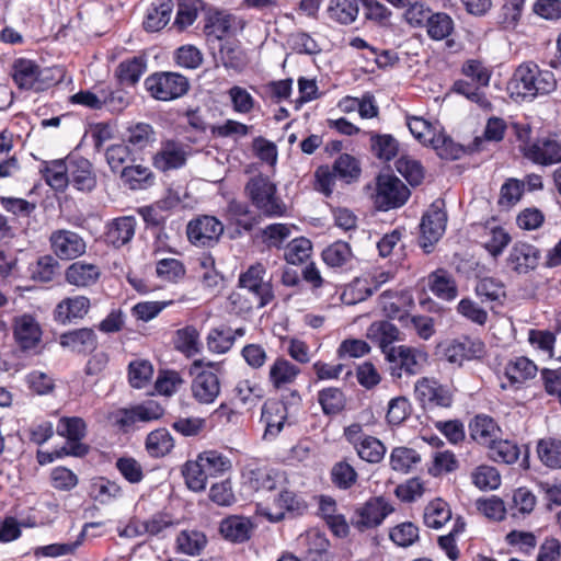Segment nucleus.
<instances>
[{
  "label": "nucleus",
  "mask_w": 561,
  "mask_h": 561,
  "mask_svg": "<svg viewBox=\"0 0 561 561\" xmlns=\"http://www.w3.org/2000/svg\"><path fill=\"white\" fill-rule=\"evenodd\" d=\"M554 75L541 70L536 64L520 65L508 82L507 90L515 100H533L537 95L548 94L556 89Z\"/></svg>",
  "instance_id": "nucleus-1"
},
{
  "label": "nucleus",
  "mask_w": 561,
  "mask_h": 561,
  "mask_svg": "<svg viewBox=\"0 0 561 561\" xmlns=\"http://www.w3.org/2000/svg\"><path fill=\"white\" fill-rule=\"evenodd\" d=\"M245 193L252 205L266 217H280L286 205L277 195V187L267 176L255 175L245 185Z\"/></svg>",
  "instance_id": "nucleus-2"
},
{
  "label": "nucleus",
  "mask_w": 561,
  "mask_h": 561,
  "mask_svg": "<svg viewBox=\"0 0 561 561\" xmlns=\"http://www.w3.org/2000/svg\"><path fill=\"white\" fill-rule=\"evenodd\" d=\"M218 365L195 359L190 367L192 398L199 404H213L220 394L221 385L218 375L210 370Z\"/></svg>",
  "instance_id": "nucleus-3"
},
{
  "label": "nucleus",
  "mask_w": 561,
  "mask_h": 561,
  "mask_svg": "<svg viewBox=\"0 0 561 561\" xmlns=\"http://www.w3.org/2000/svg\"><path fill=\"white\" fill-rule=\"evenodd\" d=\"M287 483L284 472L249 462L241 470V484L244 489L260 493H273Z\"/></svg>",
  "instance_id": "nucleus-4"
},
{
  "label": "nucleus",
  "mask_w": 561,
  "mask_h": 561,
  "mask_svg": "<svg viewBox=\"0 0 561 561\" xmlns=\"http://www.w3.org/2000/svg\"><path fill=\"white\" fill-rule=\"evenodd\" d=\"M145 87L153 99L167 102L183 96L190 83L178 72H157L145 80Z\"/></svg>",
  "instance_id": "nucleus-5"
},
{
  "label": "nucleus",
  "mask_w": 561,
  "mask_h": 561,
  "mask_svg": "<svg viewBox=\"0 0 561 561\" xmlns=\"http://www.w3.org/2000/svg\"><path fill=\"white\" fill-rule=\"evenodd\" d=\"M386 359L392 377L401 378L403 374L413 376L422 370L427 354L419 348L399 345L386 351Z\"/></svg>",
  "instance_id": "nucleus-6"
},
{
  "label": "nucleus",
  "mask_w": 561,
  "mask_h": 561,
  "mask_svg": "<svg viewBox=\"0 0 561 561\" xmlns=\"http://www.w3.org/2000/svg\"><path fill=\"white\" fill-rule=\"evenodd\" d=\"M410 191L401 180L390 174L378 175L374 195L378 209L389 210L400 207L408 201Z\"/></svg>",
  "instance_id": "nucleus-7"
},
{
  "label": "nucleus",
  "mask_w": 561,
  "mask_h": 561,
  "mask_svg": "<svg viewBox=\"0 0 561 561\" xmlns=\"http://www.w3.org/2000/svg\"><path fill=\"white\" fill-rule=\"evenodd\" d=\"M56 431L58 435L67 438L59 455L82 457L88 454L89 447L81 443L87 433V424L81 417H61Z\"/></svg>",
  "instance_id": "nucleus-8"
},
{
  "label": "nucleus",
  "mask_w": 561,
  "mask_h": 561,
  "mask_svg": "<svg viewBox=\"0 0 561 561\" xmlns=\"http://www.w3.org/2000/svg\"><path fill=\"white\" fill-rule=\"evenodd\" d=\"M266 268L262 263L251 265L239 277L241 288L250 291L256 301L257 308H263L274 299V291L271 282L264 280Z\"/></svg>",
  "instance_id": "nucleus-9"
},
{
  "label": "nucleus",
  "mask_w": 561,
  "mask_h": 561,
  "mask_svg": "<svg viewBox=\"0 0 561 561\" xmlns=\"http://www.w3.org/2000/svg\"><path fill=\"white\" fill-rule=\"evenodd\" d=\"M267 500L271 502L260 504L259 512L273 523L284 519L287 512H298L301 508V502L294 492L287 490L286 484L270 493Z\"/></svg>",
  "instance_id": "nucleus-10"
},
{
  "label": "nucleus",
  "mask_w": 561,
  "mask_h": 561,
  "mask_svg": "<svg viewBox=\"0 0 561 561\" xmlns=\"http://www.w3.org/2000/svg\"><path fill=\"white\" fill-rule=\"evenodd\" d=\"M447 215L442 207L434 203L423 215L420 224V245L430 253L434 243H436L445 232Z\"/></svg>",
  "instance_id": "nucleus-11"
},
{
  "label": "nucleus",
  "mask_w": 561,
  "mask_h": 561,
  "mask_svg": "<svg viewBox=\"0 0 561 561\" xmlns=\"http://www.w3.org/2000/svg\"><path fill=\"white\" fill-rule=\"evenodd\" d=\"M188 153L187 145L173 139L163 140L152 157V165L161 172L176 170L185 165Z\"/></svg>",
  "instance_id": "nucleus-12"
},
{
  "label": "nucleus",
  "mask_w": 561,
  "mask_h": 561,
  "mask_svg": "<svg viewBox=\"0 0 561 561\" xmlns=\"http://www.w3.org/2000/svg\"><path fill=\"white\" fill-rule=\"evenodd\" d=\"M50 249L60 260H75L87 251L84 239L75 231L58 229L49 237Z\"/></svg>",
  "instance_id": "nucleus-13"
},
{
  "label": "nucleus",
  "mask_w": 561,
  "mask_h": 561,
  "mask_svg": "<svg viewBox=\"0 0 561 561\" xmlns=\"http://www.w3.org/2000/svg\"><path fill=\"white\" fill-rule=\"evenodd\" d=\"M222 232V222L208 215L191 220L186 229L188 240L195 245H210L219 240Z\"/></svg>",
  "instance_id": "nucleus-14"
},
{
  "label": "nucleus",
  "mask_w": 561,
  "mask_h": 561,
  "mask_svg": "<svg viewBox=\"0 0 561 561\" xmlns=\"http://www.w3.org/2000/svg\"><path fill=\"white\" fill-rule=\"evenodd\" d=\"M416 399L428 408H449L453 403V393L448 387L440 385L434 378L423 377L414 387Z\"/></svg>",
  "instance_id": "nucleus-15"
},
{
  "label": "nucleus",
  "mask_w": 561,
  "mask_h": 561,
  "mask_svg": "<svg viewBox=\"0 0 561 561\" xmlns=\"http://www.w3.org/2000/svg\"><path fill=\"white\" fill-rule=\"evenodd\" d=\"M540 259L541 252L537 247L518 241L511 248L506 264L514 273L526 275L538 267Z\"/></svg>",
  "instance_id": "nucleus-16"
},
{
  "label": "nucleus",
  "mask_w": 561,
  "mask_h": 561,
  "mask_svg": "<svg viewBox=\"0 0 561 561\" xmlns=\"http://www.w3.org/2000/svg\"><path fill=\"white\" fill-rule=\"evenodd\" d=\"M392 510L382 497L370 499L355 511L352 525L359 530L376 527L382 523Z\"/></svg>",
  "instance_id": "nucleus-17"
},
{
  "label": "nucleus",
  "mask_w": 561,
  "mask_h": 561,
  "mask_svg": "<svg viewBox=\"0 0 561 561\" xmlns=\"http://www.w3.org/2000/svg\"><path fill=\"white\" fill-rule=\"evenodd\" d=\"M485 345L480 339L465 336L449 343L444 350V356L451 364L461 365L465 360L481 358Z\"/></svg>",
  "instance_id": "nucleus-18"
},
{
  "label": "nucleus",
  "mask_w": 561,
  "mask_h": 561,
  "mask_svg": "<svg viewBox=\"0 0 561 561\" xmlns=\"http://www.w3.org/2000/svg\"><path fill=\"white\" fill-rule=\"evenodd\" d=\"M524 156L535 163L549 165L561 162V144L554 139H538L523 148Z\"/></svg>",
  "instance_id": "nucleus-19"
},
{
  "label": "nucleus",
  "mask_w": 561,
  "mask_h": 561,
  "mask_svg": "<svg viewBox=\"0 0 561 561\" xmlns=\"http://www.w3.org/2000/svg\"><path fill=\"white\" fill-rule=\"evenodd\" d=\"M100 277V266L85 261L73 262L65 271L66 282L77 288L94 286L99 282Z\"/></svg>",
  "instance_id": "nucleus-20"
},
{
  "label": "nucleus",
  "mask_w": 561,
  "mask_h": 561,
  "mask_svg": "<svg viewBox=\"0 0 561 561\" xmlns=\"http://www.w3.org/2000/svg\"><path fill=\"white\" fill-rule=\"evenodd\" d=\"M91 307L90 299L82 295L67 297L58 302L54 310L57 322L66 324L73 320L82 319Z\"/></svg>",
  "instance_id": "nucleus-21"
},
{
  "label": "nucleus",
  "mask_w": 561,
  "mask_h": 561,
  "mask_svg": "<svg viewBox=\"0 0 561 561\" xmlns=\"http://www.w3.org/2000/svg\"><path fill=\"white\" fill-rule=\"evenodd\" d=\"M470 437L486 448H489L500 436L502 430L496 422L484 414L474 416L469 423Z\"/></svg>",
  "instance_id": "nucleus-22"
},
{
  "label": "nucleus",
  "mask_w": 561,
  "mask_h": 561,
  "mask_svg": "<svg viewBox=\"0 0 561 561\" xmlns=\"http://www.w3.org/2000/svg\"><path fill=\"white\" fill-rule=\"evenodd\" d=\"M69 183L81 192H91L95 188L96 175L89 160L84 158L70 160Z\"/></svg>",
  "instance_id": "nucleus-23"
},
{
  "label": "nucleus",
  "mask_w": 561,
  "mask_h": 561,
  "mask_svg": "<svg viewBox=\"0 0 561 561\" xmlns=\"http://www.w3.org/2000/svg\"><path fill=\"white\" fill-rule=\"evenodd\" d=\"M60 345L76 353H90L98 346V337L92 329H77L60 335Z\"/></svg>",
  "instance_id": "nucleus-24"
},
{
  "label": "nucleus",
  "mask_w": 561,
  "mask_h": 561,
  "mask_svg": "<svg viewBox=\"0 0 561 561\" xmlns=\"http://www.w3.org/2000/svg\"><path fill=\"white\" fill-rule=\"evenodd\" d=\"M430 290L439 299L451 301L458 296V287L453 275L446 270L438 268L427 278Z\"/></svg>",
  "instance_id": "nucleus-25"
},
{
  "label": "nucleus",
  "mask_w": 561,
  "mask_h": 561,
  "mask_svg": "<svg viewBox=\"0 0 561 561\" xmlns=\"http://www.w3.org/2000/svg\"><path fill=\"white\" fill-rule=\"evenodd\" d=\"M41 172L46 183L55 191H65L69 184L70 160L44 161L41 165Z\"/></svg>",
  "instance_id": "nucleus-26"
},
{
  "label": "nucleus",
  "mask_w": 561,
  "mask_h": 561,
  "mask_svg": "<svg viewBox=\"0 0 561 561\" xmlns=\"http://www.w3.org/2000/svg\"><path fill=\"white\" fill-rule=\"evenodd\" d=\"M41 328L33 317L23 314L15 319L14 336L23 350L35 347L41 340Z\"/></svg>",
  "instance_id": "nucleus-27"
},
{
  "label": "nucleus",
  "mask_w": 561,
  "mask_h": 561,
  "mask_svg": "<svg viewBox=\"0 0 561 561\" xmlns=\"http://www.w3.org/2000/svg\"><path fill=\"white\" fill-rule=\"evenodd\" d=\"M136 219L133 216H125L114 219L107 228L106 239L115 248L128 243L135 236Z\"/></svg>",
  "instance_id": "nucleus-28"
},
{
  "label": "nucleus",
  "mask_w": 561,
  "mask_h": 561,
  "mask_svg": "<svg viewBox=\"0 0 561 561\" xmlns=\"http://www.w3.org/2000/svg\"><path fill=\"white\" fill-rule=\"evenodd\" d=\"M286 407L278 402L265 404L262 409L261 421L265 424L264 438L276 437L286 421Z\"/></svg>",
  "instance_id": "nucleus-29"
},
{
  "label": "nucleus",
  "mask_w": 561,
  "mask_h": 561,
  "mask_svg": "<svg viewBox=\"0 0 561 561\" xmlns=\"http://www.w3.org/2000/svg\"><path fill=\"white\" fill-rule=\"evenodd\" d=\"M367 336L376 342L386 355V351L393 348V342L400 340L399 329L388 321H376L367 329Z\"/></svg>",
  "instance_id": "nucleus-30"
},
{
  "label": "nucleus",
  "mask_w": 561,
  "mask_h": 561,
  "mask_svg": "<svg viewBox=\"0 0 561 561\" xmlns=\"http://www.w3.org/2000/svg\"><path fill=\"white\" fill-rule=\"evenodd\" d=\"M41 76L39 66L25 58L16 59L12 66V77L21 89H33Z\"/></svg>",
  "instance_id": "nucleus-31"
},
{
  "label": "nucleus",
  "mask_w": 561,
  "mask_h": 561,
  "mask_svg": "<svg viewBox=\"0 0 561 561\" xmlns=\"http://www.w3.org/2000/svg\"><path fill=\"white\" fill-rule=\"evenodd\" d=\"M218 58L228 70L241 72L248 66V57L243 49L234 41H226L221 44Z\"/></svg>",
  "instance_id": "nucleus-32"
},
{
  "label": "nucleus",
  "mask_w": 561,
  "mask_h": 561,
  "mask_svg": "<svg viewBox=\"0 0 561 561\" xmlns=\"http://www.w3.org/2000/svg\"><path fill=\"white\" fill-rule=\"evenodd\" d=\"M172 11V0H157L148 10L144 21L145 28L149 32L162 30L170 22Z\"/></svg>",
  "instance_id": "nucleus-33"
},
{
  "label": "nucleus",
  "mask_w": 561,
  "mask_h": 561,
  "mask_svg": "<svg viewBox=\"0 0 561 561\" xmlns=\"http://www.w3.org/2000/svg\"><path fill=\"white\" fill-rule=\"evenodd\" d=\"M537 371L538 368L536 364L524 356L510 360L505 366V376L511 383L522 385L525 381L535 378Z\"/></svg>",
  "instance_id": "nucleus-34"
},
{
  "label": "nucleus",
  "mask_w": 561,
  "mask_h": 561,
  "mask_svg": "<svg viewBox=\"0 0 561 561\" xmlns=\"http://www.w3.org/2000/svg\"><path fill=\"white\" fill-rule=\"evenodd\" d=\"M221 535L233 542H243L250 538L251 522L241 516H230L220 523Z\"/></svg>",
  "instance_id": "nucleus-35"
},
{
  "label": "nucleus",
  "mask_w": 561,
  "mask_h": 561,
  "mask_svg": "<svg viewBox=\"0 0 561 561\" xmlns=\"http://www.w3.org/2000/svg\"><path fill=\"white\" fill-rule=\"evenodd\" d=\"M300 369L284 357H278L270 367L268 379L276 388L293 383Z\"/></svg>",
  "instance_id": "nucleus-36"
},
{
  "label": "nucleus",
  "mask_w": 561,
  "mask_h": 561,
  "mask_svg": "<svg viewBox=\"0 0 561 561\" xmlns=\"http://www.w3.org/2000/svg\"><path fill=\"white\" fill-rule=\"evenodd\" d=\"M100 526H102V523H87L83 526V528L76 541L69 542V543H51V545H47V546L37 547L34 551V553L36 557H49V558H56V557L71 554L82 543L88 529L93 528V527H100Z\"/></svg>",
  "instance_id": "nucleus-37"
},
{
  "label": "nucleus",
  "mask_w": 561,
  "mask_h": 561,
  "mask_svg": "<svg viewBox=\"0 0 561 561\" xmlns=\"http://www.w3.org/2000/svg\"><path fill=\"white\" fill-rule=\"evenodd\" d=\"M488 456L495 462L513 465L520 456L519 446L510 439L501 436L488 448Z\"/></svg>",
  "instance_id": "nucleus-38"
},
{
  "label": "nucleus",
  "mask_w": 561,
  "mask_h": 561,
  "mask_svg": "<svg viewBox=\"0 0 561 561\" xmlns=\"http://www.w3.org/2000/svg\"><path fill=\"white\" fill-rule=\"evenodd\" d=\"M207 545V537L196 529L182 530L176 538V548L187 556H198Z\"/></svg>",
  "instance_id": "nucleus-39"
},
{
  "label": "nucleus",
  "mask_w": 561,
  "mask_h": 561,
  "mask_svg": "<svg viewBox=\"0 0 561 561\" xmlns=\"http://www.w3.org/2000/svg\"><path fill=\"white\" fill-rule=\"evenodd\" d=\"M360 0H332L328 13L331 20L341 24L353 23L359 12Z\"/></svg>",
  "instance_id": "nucleus-40"
},
{
  "label": "nucleus",
  "mask_w": 561,
  "mask_h": 561,
  "mask_svg": "<svg viewBox=\"0 0 561 561\" xmlns=\"http://www.w3.org/2000/svg\"><path fill=\"white\" fill-rule=\"evenodd\" d=\"M451 518V511L449 505L440 500L436 499L430 502L423 514L424 524L433 529L442 528Z\"/></svg>",
  "instance_id": "nucleus-41"
},
{
  "label": "nucleus",
  "mask_w": 561,
  "mask_h": 561,
  "mask_svg": "<svg viewBox=\"0 0 561 561\" xmlns=\"http://www.w3.org/2000/svg\"><path fill=\"white\" fill-rule=\"evenodd\" d=\"M537 454L539 460L550 469L561 468V440L547 437L537 443Z\"/></svg>",
  "instance_id": "nucleus-42"
},
{
  "label": "nucleus",
  "mask_w": 561,
  "mask_h": 561,
  "mask_svg": "<svg viewBox=\"0 0 561 561\" xmlns=\"http://www.w3.org/2000/svg\"><path fill=\"white\" fill-rule=\"evenodd\" d=\"M121 178L130 190H142L153 183L151 170L140 164L123 168Z\"/></svg>",
  "instance_id": "nucleus-43"
},
{
  "label": "nucleus",
  "mask_w": 561,
  "mask_h": 561,
  "mask_svg": "<svg viewBox=\"0 0 561 561\" xmlns=\"http://www.w3.org/2000/svg\"><path fill=\"white\" fill-rule=\"evenodd\" d=\"M126 142L136 150H144L156 141V131L146 123H137L127 128Z\"/></svg>",
  "instance_id": "nucleus-44"
},
{
  "label": "nucleus",
  "mask_w": 561,
  "mask_h": 561,
  "mask_svg": "<svg viewBox=\"0 0 561 561\" xmlns=\"http://www.w3.org/2000/svg\"><path fill=\"white\" fill-rule=\"evenodd\" d=\"M174 447V440L165 428H158L148 434L146 449L150 456L159 458L168 455Z\"/></svg>",
  "instance_id": "nucleus-45"
},
{
  "label": "nucleus",
  "mask_w": 561,
  "mask_h": 561,
  "mask_svg": "<svg viewBox=\"0 0 561 561\" xmlns=\"http://www.w3.org/2000/svg\"><path fill=\"white\" fill-rule=\"evenodd\" d=\"M511 242L510 233L500 226L485 227L482 244L494 257L501 255Z\"/></svg>",
  "instance_id": "nucleus-46"
},
{
  "label": "nucleus",
  "mask_w": 561,
  "mask_h": 561,
  "mask_svg": "<svg viewBox=\"0 0 561 561\" xmlns=\"http://www.w3.org/2000/svg\"><path fill=\"white\" fill-rule=\"evenodd\" d=\"M174 344L175 348L183 353L186 357L197 355L202 348V343L199 342V333L192 325H187L176 331Z\"/></svg>",
  "instance_id": "nucleus-47"
},
{
  "label": "nucleus",
  "mask_w": 561,
  "mask_h": 561,
  "mask_svg": "<svg viewBox=\"0 0 561 561\" xmlns=\"http://www.w3.org/2000/svg\"><path fill=\"white\" fill-rule=\"evenodd\" d=\"M146 70V61L142 57H133L122 61L116 70L121 83L134 85Z\"/></svg>",
  "instance_id": "nucleus-48"
},
{
  "label": "nucleus",
  "mask_w": 561,
  "mask_h": 561,
  "mask_svg": "<svg viewBox=\"0 0 561 561\" xmlns=\"http://www.w3.org/2000/svg\"><path fill=\"white\" fill-rule=\"evenodd\" d=\"M354 448L358 457L369 463L380 462L387 451L382 442L370 435L363 437V439Z\"/></svg>",
  "instance_id": "nucleus-49"
},
{
  "label": "nucleus",
  "mask_w": 561,
  "mask_h": 561,
  "mask_svg": "<svg viewBox=\"0 0 561 561\" xmlns=\"http://www.w3.org/2000/svg\"><path fill=\"white\" fill-rule=\"evenodd\" d=\"M389 461L394 471L407 473L421 461V456L412 448L400 446L391 450Z\"/></svg>",
  "instance_id": "nucleus-50"
},
{
  "label": "nucleus",
  "mask_w": 561,
  "mask_h": 561,
  "mask_svg": "<svg viewBox=\"0 0 561 561\" xmlns=\"http://www.w3.org/2000/svg\"><path fill=\"white\" fill-rule=\"evenodd\" d=\"M507 129L506 122L496 116H492L488 119L483 137H476L472 144L471 150L480 151L483 149V142L486 141H495L499 142L504 138L505 131Z\"/></svg>",
  "instance_id": "nucleus-51"
},
{
  "label": "nucleus",
  "mask_w": 561,
  "mask_h": 561,
  "mask_svg": "<svg viewBox=\"0 0 561 561\" xmlns=\"http://www.w3.org/2000/svg\"><path fill=\"white\" fill-rule=\"evenodd\" d=\"M370 141L374 154L380 160L390 161L398 153V141L391 135L371 134Z\"/></svg>",
  "instance_id": "nucleus-52"
},
{
  "label": "nucleus",
  "mask_w": 561,
  "mask_h": 561,
  "mask_svg": "<svg viewBox=\"0 0 561 561\" xmlns=\"http://www.w3.org/2000/svg\"><path fill=\"white\" fill-rule=\"evenodd\" d=\"M473 484L480 490H495L501 485V474L488 465L477 467L471 473Z\"/></svg>",
  "instance_id": "nucleus-53"
},
{
  "label": "nucleus",
  "mask_w": 561,
  "mask_h": 561,
  "mask_svg": "<svg viewBox=\"0 0 561 561\" xmlns=\"http://www.w3.org/2000/svg\"><path fill=\"white\" fill-rule=\"evenodd\" d=\"M227 94L236 113L247 115L254 110L256 101L245 88L232 85Z\"/></svg>",
  "instance_id": "nucleus-54"
},
{
  "label": "nucleus",
  "mask_w": 561,
  "mask_h": 561,
  "mask_svg": "<svg viewBox=\"0 0 561 561\" xmlns=\"http://www.w3.org/2000/svg\"><path fill=\"white\" fill-rule=\"evenodd\" d=\"M427 34L435 41L449 36L454 30V22L446 13L431 14L426 21Z\"/></svg>",
  "instance_id": "nucleus-55"
},
{
  "label": "nucleus",
  "mask_w": 561,
  "mask_h": 561,
  "mask_svg": "<svg viewBox=\"0 0 561 561\" xmlns=\"http://www.w3.org/2000/svg\"><path fill=\"white\" fill-rule=\"evenodd\" d=\"M312 251V244L307 238H296L291 240L284 252L287 263L298 265L309 259Z\"/></svg>",
  "instance_id": "nucleus-56"
},
{
  "label": "nucleus",
  "mask_w": 561,
  "mask_h": 561,
  "mask_svg": "<svg viewBox=\"0 0 561 561\" xmlns=\"http://www.w3.org/2000/svg\"><path fill=\"white\" fill-rule=\"evenodd\" d=\"M476 293L483 302L501 301L505 298V288L501 280L485 277L479 280Z\"/></svg>",
  "instance_id": "nucleus-57"
},
{
  "label": "nucleus",
  "mask_w": 561,
  "mask_h": 561,
  "mask_svg": "<svg viewBox=\"0 0 561 561\" xmlns=\"http://www.w3.org/2000/svg\"><path fill=\"white\" fill-rule=\"evenodd\" d=\"M352 257V251L346 242L337 241L329 245L322 252V259L328 266L341 267Z\"/></svg>",
  "instance_id": "nucleus-58"
},
{
  "label": "nucleus",
  "mask_w": 561,
  "mask_h": 561,
  "mask_svg": "<svg viewBox=\"0 0 561 561\" xmlns=\"http://www.w3.org/2000/svg\"><path fill=\"white\" fill-rule=\"evenodd\" d=\"M357 472L346 461H339L331 469V480L335 486L342 490L352 488L357 481Z\"/></svg>",
  "instance_id": "nucleus-59"
},
{
  "label": "nucleus",
  "mask_w": 561,
  "mask_h": 561,
  "mask_svg": "<svg viewBox=\"0 0 561 561\" xmlns=\"http://www.w3.org/2000/svg\"><path fill=\"white\" fill-rule=\"evenodd\" d=\"M121 486L105 478H98L91 484V494L102 504L110 503L112 500L121 496Z\"/></svg>",
  "instance_id": "nucleus-60"
},
{
  "label": "nucleus",
  "mask_w": 561,
  "mask_h": 561,
  "mask_svg": "<svg viewBox=\"0 0 561 561\" xmlns=\"http://www.w3.org/2000/svg\"><path fill=\"white\" fill-rule=\"evenodd\" d=\"M232 22L233 18L231 14L221 11H215L209 13L205 28L208 35H214L216 38L220 39L231 30Z\"/></svg>",
  "instance_id": "nucleus-61"
},
{
  "label": "nucleus",
  "mask_w": 561,
  "mask_h": 561,
  "mask_svg": "<svg viewBox=\"0 0 561 561\" xmlns=\"http://www.w3.org/2000/svg\"><path fill=\"white\" fill-rule=\"evenodd\" d=\"M153 374L152 365L145 359L134 360L128 366V379L134 388H144Z\"/></svg>",
  "instance_id": "nucleus-62"
},
{
  "label": "nucleus",
  "mask_w": 561,
  "mask_h": 561,
  "mask_svg": "<svg viewBox=\"0 0 561 561\" xmlns=\"http://www.w3.org/2000/svg\"><path fill=\"white\" fill-rule=\"evenodd\" d=\"M199 456L203 457V461L206 463L210 477L216 478L224 476L232 468L231 460L217 450H205L199 453Z\"/></svg>",
  "instance_id": "nucleus-63"
},
{
  "label": "nucleus",
  "mask_w": 561,
  "mask_h": 561,
  "mask_svg": "<svg viewBox=\"0 0 561 561\" xmlns=\"http://www.w3.org/2000/svg\"><path fill=\"white\" fill-rule=\"evenodd\" d=\"M333 170L339 178L344 180L346 183L358 179L360 174V168L358 161L351 154H341L333 164Z\"/></svg>",
  "instance_id": "nucleus-64"
}]
</instances>
